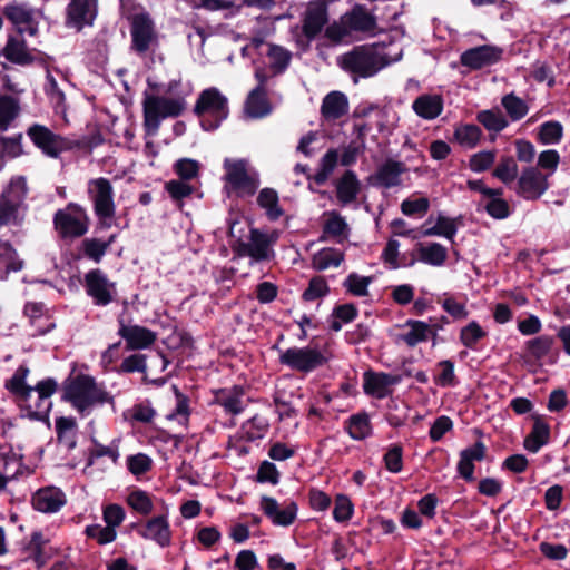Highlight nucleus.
Here are the masks:
<instances>
[{
  "mask_svg": "<svg viewBox=\"0 0 570 570\" xmlns=\"http://www.w3.org/2000/svg\"><path fill=\"white\" fill-rule=\"evenodd\" d=\"M29 373L28 366L20 365L4 382V387L14 396L30 420L49 424V413L52 407L50 397L57 392L58 383L53 377H47L35 386H30L26 382Z\"/></svg>",
  "mask_w": 570,
  "mask_h": 570,
  "instance_id": "obj_1",
  "label": "nucleus"
},
{
  "mask_svg": "<svg viewBox=\"0 0 570 570\" xmlns=\"http://www.w3.org/2000/svg\"><path fill=\"white\" fill-rule=\"evenodd\" d=\"M62 400L69 402L79 413L96 404L114 402V397L104 386H99L95 379L87 374H78L65 382Z\"/></svg>",
  "mask_w": 570,
  "mask_h": 570,
  "instance_id": "obj_2",
  "label": "nucleus"
},
{
  "mask_svg": "<svg viewBox=\"0 0 570 570\" xmlns=\"http://www.w3.org/2000/svg\"><path fill=\"white\" fill-rule=\"evenodd\" d=\"M338 66L352 75L354 82L357 77L371 78L387 66L386 57L379 52L376 45H360L343 53L337 59Z\"/></svg>",
  "mask_w": 570,
  "mask_h": 570,
  "instance_id": "obj_3",
  "label": "nucleus"
},
{
  "mask_svg": "<svg viewBox=\"0 0 570 570\" xmlns=\"http://www.w3.org/2000/svg\"><path fill=\"white\" fill-rule=\"evenodd\" d=\"M193 112L203 130L214 131L229 115L228 99L216 87L206 88L198 95Z\"/></svg>",
  "mask_w": 570,
  "mask_h": 570,
  "instance_id": "obj_4",
  "label": "nucleus"
},
{
  "mask_svg": "<svg viewBox=\"0 0 570 570\" xmlns=\"http://www.w3.org/2000/svg\"><path fill=\"white\" fill-rule=\"evenodd\" d=\"M185 108L186 101L184 98L174 99L146 94L142 101V126L146 136L157 135L161 119L176 118L183 114Z\"/></svg>",
  "mask_w": 570,
  "mask_h": 570,
  "instance_id": "obj_5",
  "label": "nucleus"
},
{
  "mask_svg": "<svg viewBox=\"0 0 570 570\" xmlns=\"http://www.w3.org/2000/svg\"><path fill=\"white\" fill-rule=\"evenodd\" d=\"M52 223L61 239H75L88 233L90 218L81 205L69 203L65 209L55 213Z\"/></svg>",
  "mask_w": 570,
  "mask_h": 570,
  "instance_id": "obj_6",
  "label": "nucleus"
},
{
  "mask_svg": "<svg viewBox=\"0 0 570 570\" xmlns=\"http://www.w3.org/2000/svg\"><path fill=\"white\" fill-rule=\"evenodd\" d=\"M327 362L328 357L317 347L312 346L289 347L279 355V363L282 365L305 374L323 367Z\"/></svg>",
  "mask_w": 570,
  "mask_h": 570,
  "instance_id": "obj_7",
  "label": "nucleus"
},
{
  "mask_svg": "<svg viewBox=\"0 0 570 570\" xmlns=\"http://www.w3.org/2000/svg\"><path fill=\"white\" fill-rule=\"evenodd\" d=\"M224 168L226 170L225 180L236 193L237 197H252L257 193L259 178L257 174L247 171V163L244 159H225Z\"/></svg>",
  "mask_w": 570,
  "mask_h": 570,
  "instance_id": "obj_8",
  "label": "nucleus"
},
{
  "mask_svg": "<svg viewBox=\"0 0 570 570\" xmlns=\"http://www.w3.org/2000/svg\"><path fill=\"white\" fill-rule=\"evenodd\" d=\"M28 193L26 179L18 177L10 181L0 195V228L10 224L17 225L18 212Z\"/></svg>",
  "mask_w": 570,
  "mask_h": 570,
  "instance_id": "obj_9",
  "label": "nucleus"
},
{
  "mask_svg": "<svg viewBox=\"0 0 570 570\" xmlns=\"http://www.w3.org/2000/svg\"><path fill=\"white\" fill-rule=\"evenodd\" d=\"M131 50L142 56L157 43V32L150 14L146 11L136 13L130 19Z\"/></svg>",
  "mask_w": 570,
  "mask_h": 570,
  "instance_id": "obj_10",
  "label": "nucleus"
},
{
  "mask_svg": "<svg viewBox=\"0 0 570 570\" xmlns=\"http://www.w3.org/2000/svg\"><path fill=\"white\" fill-rule=\"evenodd\" d=\"M276 238L273 235H267L258 228H250L249 243H245L240 237H237L236 252L239 256H249L255 262L268 261L274 256L271 248Z\"/></svg>",
  "mask_w": 570,
  "mask_h": 570,
  "instance_id": "obj_11",
  "label": "nucleus"
},
{
  "mask_svg": "<svg viewBox=\"0 0 570 570\" xmlns=\"http://www.w3.org/2000/svg\"><path fill=\"white\" fill-rule=\"evenodd\" d=\"M406 171L407 167L403 161L387 158L367 176L366 181L375 188L391 189L402 185V175Z\"/></svg>",
  "mask_w": 570,
  "mask_h": 570,
  "instance_id": "obj_12",
  "label": "nucleus"
},
{
  "mask_svg": "<svg viewBox=\"0 0 570 570\" xmlns=\"http://www.w3.org/2000/svg\"><path fill=\"white\" fill-rule=\"evenodd\" d=\"M27 135L32 144L48 157L58 158L66 149L65 139L43 125H31L27 129Z\"/></svg>",
  "mask_w": 570,
  "mask_h": 570,
  "instance_id": "obj_13",
  "label": "nucleus"
},
{
  "mask_svg": "<svg viewBox=\"0 0 570 570\" xmlns=\"http://www.w3.org/2000/svg\"><path fill=\"white\" fill-rule=\"evenodd\" d=\"M85 288L97 306H107L114 301L115 283L99 268L90 269L85 275Z\"/></svg>",
  "mask_w": 570,
  "mask_h": 570,
  "instance_id": "obj_14",
  "label": "nucleus"
},
{
  "mask_svg": "<svg viewBox=\"0 0 570 570\" xmlns=\"http://www.w3.org/2000/svg\"><path fill=\"white\" fill-rule=\"evenodd\" d=\"M2 14L16 28L19 35L27 32L33 37L38 32V21L35 18V10L26 2L12 1L2 9Z\"/></svg>",
  "mask_w": 570,
  "mask_h": 570,
  "instance_id": "obj_15",
  "label": "nucleus"
},
{
  "mask_svg": "<svg viewBox=\"0 0 570 570\" xmlns=\"http://www.w3.org/2000/svg\"><path fill=\"white\" fill-rule=\"evenodd\" d=\"M548 188V176L535 167H527L518 178L515 193L525 200H537Z\"/></svg>",
  "mask_w": 570,
  "mask_h": 570,
  "instance_id": "obj_16",
  "label": "nucleus"
},
{
  "mask_svg": "<svg viewBox=\"0 0 570 570\" xmlns=\"http://www.w3.org/2000/svg\"><path fill=\"white\" fill-rule=\"evenodd\" d=\"M259 507L264 515L277 527L287 528L292 525L297 518L298 505L293 500L284 502V507L281 509L275 498L263 495L261 498Z\"/></svg>",
  "mask_w": 570,
  "mask_h": 570,
  "instance_id": "obj_17",
  "label": "nucleus"
},
{
  "mask_svg": "<svg viewBox=\"0 0 570 570\" xmlns=\"http://www.w3.org/2000/svg\"><path fill=\"white\" fill-rule=\"evenodd\" d=\"M98 14V0H70L66 9V24L78 31L92 26Z\"/></svg>",
  "mask_w": 570,
  "mask_h": 570,
  "instance_id": "obj_18",
  "label": "nucleus"
},
{
  "mask_svg": "<svg viewBox=\"0 0 570 570\" xmlns=\"http://www.w3.org/2000/svg\"><path fill=\"white\" fill-rule=\"evenodd\" d=\"M87 191L92 202L95 214L105 216L108 210L116 212L114 188L109 179L105 177L90 179Z\"/></svg>",
  "mask_w": 570,
  "mask_h": 570,
  "instance_id": "obj_19",
  "label": "nucleus"
},
{
  "mask_svg": "<svg viewBox=\"0 0 570 570\" xmlns=\"http://www.w3.org/2000/svg\"><path fill=\"white\" fill-rule=\"evenodd\" d=\"M328 7L325 1L308 3L302 19V33L308 40H314L328 23Z\"/></svg>",
  "mask_w": 570,
  "mask_h": 570,
  "instance_id": "obj_20",
  "label": "nucleus"
},
{
  "mask_svg": "<svg viewBox=\"0 0 570 570\" xmlns=\"http://www.w3.org/2000/svg\"><path fill=\"white\" fill-rule=\"evenodd\" d=\"M502 48L483 45L465 50L460 57V62L472 70H480L499 62L502 59Z\"/></svg>",
  "mask_w": 570,
  "mask_h": 570,
  "instance_id": "obj_21",
  "label": "nucleus"
},
{
  "mask_svg": "<svg viewBox=\"0 0 570 570\" xmlns=\"http://www.w3.org/2000/svg\"><path fill=\"white\" fill-rule=\"evenodd\" d=\"M131 528L135 529L141 538L153 540L161 548L170 546L171 531L166 515L154 517L144 524L132 523Z\"/></svg>",
  "mask_w": 570,
  "mask_h": 570,
  "instance_id": "obj_22",
  "label": "nucleus"
},
{
  "mask_svg": "<svg viewBox=\"0 0 570 570\" xmlns=\"http://www.w3.org/2000/svg\"><path fill=\"white\" fill-rule=\"evenodd\" d=\"M118 321V335L126 341L128 351L148 348L156 342L157 334L151 330L140 325H126L122 318Z\"/></svg>",
  "mask_w": 570,
  "mask_h": 570,
  "instance_id": "obj_23",
  "label": "nucleus"
},
{
  "mask_svg": "<svg viewBox=\"0 0 570 570\" xmlns=\"http://www.w3.org/2000/svg\"><path fill=\"white\" fill-rule=\"evenodd\" d=\"M65 493L56 487H45L37 490L31 499L35 510L42 513H56L66 504Z\"/></svg>",
  "mask_w": 570,
  "mask_h": 570,
  "instance_id": "obj_24",
  "label": "nucleus"
},
{
  "mask_svg": "<svg viewBox=\"0 0 570 570\" xmlns=\"http://www.w3.org/2000/svg\"><path fill=\"white\" fill-rule=\"evenodd\" d=\"M342 21L350 32L374 33L377 28L376 17L367 11L365 6L355 4L342 16Z\"/></svg>",
  "mask_w": 570,
  "mask_h": 570,
  "instance_id": "obj_25",
  "label": "nucleus"
},
{
  "mask_svg": "<svg viewBox=\"0 0 570 570\" xmlns=\"http://www.w3.org/2000/svg\"><path fill=\"white\" fill-rule=\"evenodd\" d=\"M213 393L214 403L220 405L227 414L238 415L244 411L243 397L246 394V389L243 385L222 387Z\"/></svg>",
  "mask_w": 570,
  "mask_h": 570,
  "instance_id": "obj_26",
  "label": "nucleus"
},
{
  "mask_svg": "<svg viewBox=\"0 0 570 570\" xmlns=\"http://www.w3.org/2000/svg\"><path fill=\"white\" fill-rule=\"evenodd\" d=\"M556 340L550 335H540L525 342L524 348L535 363H540L544 357L548 364H554L559 357L558 348H554Z\"/></svg>",
  "mask_w": 570,
  "mask_h": 570,
  "instance_id": "obj_27",
  "label": "nucleus"
},
{
  "mask_svg": "<svg viewBox=\"0 0 570 570\" xmlns=\"http://www.w3.org/2000/svg\"><path fill=\"white\" fill-rule=\"evenodd\" d=\"M532 420V429L524 438L523 446L530 453H538L542 446L549 443L551 429L540 414H533Z\"/></svg>",
  "mask_w": 570,
  "mask_h": 570,
  "instance_id": "obj_28",
  "label": "nucleus"
},
{
  "mask_svg": "<svg viewBox=\"0 0 570 570\" xmlns=\"http://www.w3.org/2000/svg\"><path fill=\"white\" fill-rule=\"evenodd\" d=\"M2 56L11 63L19 66H30L37 60L28 50L26 40L16 36H8Z\"/></svg>",
  "mask_w": 570,
  "mask_h": 570,
  "instance_id": "obj_29",
  "label": "nucleus"
},
{
  "mask_svg": "<svg viewBox=\"0 0 570 570\" xmlns=\"http://www.w3.org/2000/svg\"><path fill=\"white\" fill-rule=\"evenodd\" d=\"M444 108V100L441 95L423 94L417 96L413 104V111L422 119L433 120L438 118Z\"/></svg>",
  "mask_w": 570,
  "mask_h": 570,
  "instance_id": "obj_30",
  "label": "nucleus"
},
{
  "mask_svg": "<svg viewBox=\"0 0 570 570\" xmlns=\"http://www.w3.org/2000/svg\"><path fill=\"white\" fill-rule=\"evenodd\" d=\"M405 326L410 327V331L402 335V340L410 347L426 342L430 335L435 338L438 331L442 330V325L429 324L417 320H407Z\"/></svg>",
  "mask_w": 570,
  "mask_h": 570,
  "instance_id": "obj_31",
  "label": "nucleus"
},
{
  "mask_svg": "<svg viewBox=\"0 0 570 570\" xmlns=\"http://www.w3.org/2000/svg\"><path fill=\"white\" fill-rule=\"evenodd\" d=\"M336 198L342 205H348L356 200L361 191V181L354 170L347 169L335 184Z\"/></svg>",
  "mask_w": 570,
  "mask_h": 570,
  "instance_id": "obj_32",
  "label": "nucleus"
},
{
  "mask_svg": "<svg viewBox=\"0 0 570 570\" xmlns=\"http://www.w3.org/2000/svg\"><path fill=\"white\" fill-rule=\"evenodd\" d=\"M348 112V99L341 91H331L322 101L321 114L326 120H337Z\"/></svg>",
  "mask_w": 570,
  "mask_h": 570,
  "instance_id": "obj_33",
  "label": "nucleus"
},
{
  "mask_svg": "<svg viewBox=\"0 0 570 570\" xmlns=\"http://www.w3.org/2000/svg\"><path fill=\"white\" fill-rule=\"evenodd\" d=\"M363 390L366 395L379 400L385 399L392 394L386 381V373L373 372L371 370L363 374Z\"/></svg>",
  "mask_w": 570,
  "mask_h": 570,
  "instance_id": "obj_34",
  "label": "nucleus"
},
{
  "mask_svg": "<svg viewBox=\"0 0 570 570\" xmlns=\"http://www.w3.org/2000/svg\"><path fill=\"white\" fill-rule=\"evenodd\" d=\"M245 110L252 118H263L272 111L266 88L255 87L247 96Z\"/></svg>",
  "mask_w": 570,
  "mask_h": 570,
  "instance_id": "obj_35",
  "label": "nucleus"
},
{
  "mask_svg": "<svg viewBox=\"0 0 570 570\" xmlns=\"http://www.w3.org/2000/svg\"><path fill=\"white\" fill-rule=\"evenodd\" d=\"M256 202L259 208L264 209L269 222H277L285 214L279 205L278 193L274 188L265 187L261 189Z\"/></svg>",
  "mask_w": 570,
  "mask_h": 570,
  "instance_id": "obj_36",
  "label": "nucleus"
},
{
  "mask_svg": "<svg viewBox=\"0 0 570 570\" xmlns=\"http://www.w3.org/2000/svg\"><path fill=\"white\" fill-rule=\"evenodd\" d=\"M346 432L353 440H364L372 434L370 416L366 412L351 415L346 422Z\"/></svg>",
  "mask_w": 570,
  "mask_h": 570,
  "instance_id": "obj_37",
  "label": "nucleus"
},
{
  "mask_svg": "<svg viewBox=\"0 0 570 570\" xmlns=\"http://www.w3.org/2000/svg\"><path fill=\"white\" fill-rule=\"evenodd\" d=\"M268 421L264 416L255 414L253 417L243 423L242 439L247 442H255L263 439L268 432Z\"/></svg>",
  "mask_w": 570,
  "mask_h": 570,
  "instance_id": "obj_38",
  "label": "nucleus"
},
{
  "mask_svg": "<svg viewBox=\"0 0 570 570\" xmlns=\"http://www.w3.org/2000/svg\"><path fill=\"white\" fill-rule=\"evenodd\" d=\"M75 429L76 420L73 417L60 416L56 420L57 440L69 451L77 445Z\"/></svg>",
  "mask_w": 570,
  "mask_h": 570,
  "instance_id": "obj_39",
  "label": "nucleus"
},
{
  "mask_svg": "<svg viewBox=\"0 0 570 570\" xmlns=\"http://www.w3.org/2000/svg\"><path fill=\"white\" fill-rule=\"evenodd\" d=\"M344 261V253L336 248H323L313 257V267L316 271H325L328 267H338Z\"/></svg>",
  "mask_w": 570,
  "mask_h": 570,
  "instance_id": "obj_40",
  "label": "nucleus"
},
{
  "mask_svg": "<svg viewBox=\"0 0 570 570\" xmlns=\"http://www.w3.org/2000/svg\"><path fill=\"white\" fill-rule=\"evenodd\" d=\"M458 226L455 219L449 218L444 215H439L434 226L426 228L422 232L425 237L430 236H442L449 240H453L456 235Z\"/></svg>",
  "mask_w": 570,
  "mask_h": 570,
  "instance_id": "obj_41",
  "label": "nucleus"
},
{
  "mask_svg": "<svg viewBox=\"0 0 570 570\" xmlns=\"http://www.w3.org/2000/svg\"><path fill=\"white\" fill-rule=\"evenodd\" d=\"M420 261L432 266H441L448 258V249L439 244L431 243L428 246L420 245Z\"/></svg>",
  "mask_w": 570,
  "mask_h": 570,
  "instance_id": "obj_42",
  "label": "nucleus"
},
{
  "mask_svg": "<svg viewBox=\"0 0 570 570\" xmlns=\"http://www.w3.org/2000/svg\"><path fill=\"white\" fill-rule=\"evenodd\" d=\"M563 137V126L556 120H549L540 125L538 141L542 145H556Z\"/></svg>",
  "mask_w": 570,
  "mask_h": 570,
  "instance_id": "obj_43",
  "label": "nucleus"
},
{
  "mask_svg": "<svg viewBox=\"0 0 570 570\" xmlns=\"http://www.w3.org/2000/svg\"><path fill=\"white\" fill-rule=\"evenodd\" d=\"M476 120L489 131L500 132L509 122L500 110H481L476 115Z\"/></svg>",
  "mask_w": 570,
  "mask_h": 570,
  "instance_id": "obj_44",
  "label": "nucleus"
},
{
  "mask_svg": "<svg viewBox=\"0 0 570 570\" xmlns=\"http://www.w3.org/2000/svg\"><path fill=\"white\" fill-rule=\"evenodd\" d=\"M501 105L512 121L522 119L529 111V107L525 101L515 96L514 92L504 95L501 99Z\"/></svg>",
  "mask_w": 570,
  "mask_h": 570,
  "instance_id": "obj_45",
  "label": "nucleus"
},
{
  "mask_svg": "<svg viewBox=\"0 0 570 570\" xmlns=\"http://www.w3.org/2000/svg\"><path fill=\"white\" fill-rule=\"evenodd\" d=\"M6 254L3 255L2 263L4 264L3 268H0V279L6 281L10 273L20 272L24 267V262L18 255L16 248L7 242Z\"/></svg>",
  "mask_w": 570,
  "mask_h": 570,
  "instance_id": "obj_46",
  "label": "nucleus"
},
{
  "mask_svg": "<svg viewBox=\"0 0 570 570\" xmlns=\"http://www.w3.org/2000/svg\"><path fill=\"white\" fill-rule=\"evenodd\" d=\"M481 136V128L473 124L462 125L454 130V139L466 148H474L480 141Z\"/></svg>",
  "mask_w": 570,
  "mask_h": 570,
  "instance_id": "obj_47",
  "label": "nucleus"
},
{
  "mask_svg": "<svg viewBox=\"0 0 570 570\" xmlns=\"http://www.w3.org/2000/svg\"><path fill=\"white\" fill-rule=\"evenodd\" d=\"M19 101L9 95L0 97V130H7L10 122L18 116Z\"/></svg>",
  "mask_w": 570,
  "mask_h": 570,
  "instance_id": "obj_48",
  "label": "nucleus"
},
{
  "mask_svg": "<svg viewBox=\"0 0 570 570\" xmlns=\"http://www.w3.org/2000/svg\"><path fill=\"white\" fill-rule=\"evenodd\" d=\"M492 175L508 185L518 177V164L512 156L501 157L499 164L494 168Z\"/></svg>",
  "mask_w": 570,
  "mask_h": 570,
  "instance_id": "obj_49",
  "label": "nucleus"
},
{
  "mask_svg": "<svg viewBox=\"0 0 570 570\" xmlns=\"http://www.w3.org/2000/svg\"><path fill=\"white\" fill-rule=\"evenodd\" d=\"M488 333L476 321H471L460 331V342L468 348H475L476 344L483 340Z\"/></svg>",
  "mask_w": 570,
  "mask_h": 570,
  "instance_id": "obj_50",
  "label": "nucleus"
},
{
  "mask_svg": "<svg viewBox=\"0 0 570 570\" xmlns=\"http://www.w3.org/2000/svg\"><path fill=\"white\" fill-rule=\"evenodd\" d=\"M371 282L372 277L361 276L357 273H351L343 282V286L350 294L362 297L368 295L367 287Z\"/></svg>",
  "mask_w": 570,
  "mask_h": 570,
  "instance_id": "obj_51",
  "label": "nucleus"
},
{
  "mask_svg": "<svg viewBox=\"0 0 570 570\" xmlns=\"http://www.w3.org/2000/svg\"><path fill=\"white\" fill-rule=\"evenodd\" d=\"M128 505L142 515L151 513L154 505L149 494L142 490H135L127 497Z\"/></svg>",
  "mask_w": 570,
  "mask_h": 570,
  "instance_id": "obj_52",
  "label": "nucleus"
},
{
  "mask_svg": "<svg viewBox=\"0 0 570 570\" xmlns=\"http://www.w3.org/2000/svg\"><path fill=\"white\" fill-rule=\"evenodd\" d=\"M330 293V287L323 276H314L309 279L307 288L302 294V299L313 302Z\"/></svg>",
  "mask_w": 570,
  "mask_h": 570,
  "instance_id": "obj_53",
  "label": "nucleus"
},
{
  "mask_svg": "<svg viewBox=\"0 0 570 570\" xmlns=\"http://www.w3.org/2000/svg\"><path fill=\"white\" fill-rule=\"evenodd\" d=\"M81 252L83 256L95 263H100L106 255V245L99 238H85L81 242Z\"/></svg>",
  "mask_w": 570,
  "mask_h": 570,
  "instance_id": "obj_54",
  "label": "nucleus"
},
{
  "mask_svg": "<svg viewBox=\"0 0 570 570\" xmlns=\"http://www.w3.org/2000/svg\"><path fill=\"white\" fill-rule=\"evenodd\" d=\"M383 462L389 472H401L403 469V446L400 443L391 444L383 455Z\"/></svg>",
  "mask_w": 570,
  "mask_h": 570,
  "instance_id": "obj_55",
  "label": "nucleus"
},
{
  "mask_svg": "<svg viewBox=\"0 0 570 570\" xmlns=\"http://www.w3.org/2000/svg\"><path fill=\"white\" fill-rule=\"evenodd\" d=\"M441 304L442 308L451 316L453 320H465L469 316V311L466 309L465 302L459 301L453 295H446L441 301H438Z\"/></svg>",
  "mask_w": 570,
  "mask_h": 570,
  "instance_id": "obj_56",
  "label": "nucleus"
},
{
  "mask_svg": "<svg viewBox=\"0 0 570 570\" xmlns=\"http://www.w3.org/2000/svg\"><path fill=\"white\" fill-rule=\"evenodd\" d=\"M200 165L191 158H180L174 164V171L180 180H191L199 175Z\"/></svg>",
  "mask_w": 570,
  "mask_h": 570,
  "instance_id": "obj_57",
  "label": "nucleus"
},
{
  "mask_svg": "<svg viewBox=\"0 0 570 570\" xmlns=\"http://www.w3.org/2000/svg\"><path fill=\"white\" fill-rule=\"evenodd\" d=\"M436 366L441 370L438 375L434 376L436 385L442 387L455 386L458 380L454 373V362L451 360L440 361Z\"/></svg>",
  "mask_w": 570,
  "mask_h": 570,
  "instance_id": "obj_58",
  "label": "nucleus"
},
{
  "mask_svg": "<svg viewBox=\"0 0 570 570\" xmlns=\"http://www.w3.org/2000/svg\"><path fill=\"white\" fill-rule=\"evenodd\" d=\"M268 57L272 59V69L276 72H284L291 62L292 53L281 46L271 45Z\"/></svg>",
  "mask_w": 570,
  "mask_h": 570,
  "instance_id": "obj_59",
  "label": "nucleus"
},
{
  "mask_svg": "<svg viewBox=\"0 0 570 570\" xmlns=\"http://www.w3.org/2000/svg\"><path fill=\"white\" fill-rule=\"evenodd\" d=\"M354 513V504L346 494H337L335 497V505L333 518L336 522H346L352 519Z\"/></svg>",
  "mask_w": 570,
  "mask_h": 570,
  "instance_id": "obj_60",
  "label": "nucleus"
},
{
  "mask_svg": "<svg viewBox=\"0 0 570 570\" xmlns=\"http://www.w3.org/2000/svg\"><path fill=\"white\" fill-rule=\"evenodd\" d=\"M165 190L173 200L181 202L195 191V187L188 184L187 180L173 179L165 184Z\"/></svg>",
  "mask_w": 570,
  "mask_h": 570,
  "instance_id": "obj_61",
  "label": "nucleus"
},
{
  "mask_svg": "<svg viewBox=\"0 0 570 570\" xmlns=\"http://www.w3.org/2000/svg\"><path fill=\"white\" fill-rule=\"evenodd\" d=\"M47 543L41 531H33L31 533L30 540L24 547V550L28 552L29 557L32 558L38 566L43 563V547Z\"/></svg>",
  "mask_w": 570,
  "mask_h": 570,
  "instance_id": "obj_62",
  "label": "nucleus"
},
{
  "mask_svg": "<svg viewBox=\"0 0 570 570\" xmlns=\"http://www.w3.org/2000/svg\"><path fill=\"white\" fill-rule=\"evenodd\" d=\"M430 208V200L426 197H420L416 199L406 198L401 204V210L405 216H423Z\"/></svg>",
  "mask_w": 570,
  "mask_h": 570,
  "instance_id": "obj_63",
  "label": "nucleus"
},
{
  "mask_svg": "<svg viewBox=\"0 0 570 570\" xmlns=\"http://www.w3.org/2000/svg\"><path fill=\"white\" fill-rule=\"evenodd\" d=\"M495 160V151L483 150L471 156L469 166L474 173H482L488 170Z\"/></svg>",
  "mask_w": 570,
  "mask_h": 570,
  "instance_id": "obj_64",
  "label": "nucleus"
}]
</instances>
